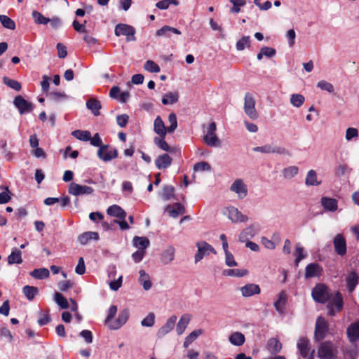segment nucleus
<instances>
[{"mask_svg":"<svg viewBox=\"0 0 359 359\" xmlns=\"http://www.w3.org/2000/svg\"><path fill=\"white\" fill-rule=\"evenodd\" d=\"M317 87L330 93H333L334 90L333 85L331 83L326 81L325 80H321L318 81L317 83Z\"/></svg>","mask_w":359,"mask_h":359,"instance_id":"nucleus-56","label":"nucleus"},{"mask_svg":"<svg viewBox=\"0 0 359 359\" xmlns=\"http://www.w3.org/2000/svg\"><path fill=\"white\" fill-rule=\"evenodd\" d=\"M320 203L321 205L327 211L334 212L337 210L338 203L334 198L325 196L321 198Z\"/></svg>","mask_w":359,"mask_h":359,"instance_id":"nucleus-27","label":"nucleus"},{"mask_svg":"<svg viewBox=\"0 0 359 359\" xmlns=\"http://www.w3.org/2000/svg\"><path fill=\"white\" fill-rule=\"evenodd\" d=\"M129 317V312L128 310L121 311L118 318L111 323H109V328L111 330L119 329L123 326L128 320Z\"/></svg>","mask_w":359,"mask_h":359,"instance_id":"nucleus-19","label":"nucleus"},{"mask_svg":"<svg viewBox=\"0 0 359 359\" xmlns=\"http://www.w3.org/2000/svg\"><path fill=\"white\" fill-rule=\"evenodd\" d=\"M171 33L175 34H181V32L179 29L167 25H165L158 30H157L156 34L158 36H163L165 37H170Z\"/></svg>","mask_w":359,"mask_h":359,"instance_id":"nucleus-35","label":"nucleus"},{"mask_svg":"<svg viewBox=\"0 0 359 359\" xmlns=\"http://www.w3.org/2000/svg\"><path fill=\"white\" fill-rule=\"evenodd\" d=\"M334 249L339 255H344L346 252V244L344 236L341 234H337L334 239Z\"/></svg>","mask_w":359,"mask_h":359,"instance_id":"nucleus-20","label":"nucleus"},{"mask_svg":"<svg viewBox=\"0 0 359 359\" xmlns=\"http://www.w3.org/2000/svg\"><path fill=\"white\" fill-rule=\"evenodd\" d=\"M22 292L29 301H32L38 294V288L34 286L25 285L22 287Z\"/></svg>","mask_w":359,"mask_h":359,"instance_id":"nucleus-41","label":"nucleus"},{"mask_svg":"<svg viewBox=\"0 0 359 359\" xmlns=\"http://www.w3.org/2000/svg\"><path fill=\"white\" fill-rule=\"evenodd\" d=\"M22 262V252L17 248H13L8 257V264H21Z\"/></svg>","mask_w":359,"mask_h":359,"instance_id":"nucleus-37","label":"nucleus"},{"mask_svg":"<svg viewBox=\"0 0 359 359\" xmlns=\"http://www.w3.org/2000/svg\"><path fill=\"white\" fill-rule=\"evenodd\" d=\"M343 306V299L339 293H336L334 297L330 299L327 307L329 309V315L334 316L336 312L341 311Z\"/></svg>","mask_w":359,"mask_h":359,"instance_id":"nucleus-15","label":"nucleus"},{"mask_svg":"<svg viewBox=\"0 0 359 359\" xmlns=\"http://www.w3.org/2000/svg\"><path fill=\"white\" fill-rule=\"evenodd\" d=\"M337 349L330 342L322 343L318 351V357L320 359H336Z\"/></svg>","mask_w":359,"mask_h":359,"instance_id":"nucleus-8","label":"nucleus"},{"mask_svg":"<svg viewBox=\"0 0 359 359\" xmlns=\"http://www.w3.org/2000/svg\"><path fill=\"white\" fill-rule=\"evenodd\" d=\"M297 348L300 356L303 358H308V359H314L313 353L309 355L310 347L309 340L306 338H300L297 342Z\"/></svg>","mask_w":359,"mask_h":359,"instance_id":"nucleus-16","label":"nucleus"},{"mask_svg":"<svg viewBox=\"0 0 359 359\" xmlns=\"http://www.w3.org/2000/svg\"><path fill=\"white\" fill-rule=\"evenodd\" d=\"M72 135L81 141L87 142L90 140V133L88 130H76L73 131Z\"/></svg>","mask_w":359,"mask_h":359,"instance_id":"nucleus-46","label":"nucleus"},{"mask_svg":"<svg viewBox=\"0 0 359 359\" xmlns=\"http://www.w3.org/2000/svg\"><path fill=\"white\" fill-rule=\"evenodd\" d=\"M114 32L117 36H126L128 41L135 40V29L133 26L126 24H118L116 26Z\"/></svg>","mask_w":359,"mask_h":359,"instance_id":"nucleus-10","label":"nucleus"},{"mask_svg":"<svg viewBox=\"0 0 359 359\" xmlns=\"http://www.w3.org/2000/svg\"><path fill=\"white\" fill-rule=\"evenodd\" d=\"M54 301L61 309H66L69 307L67 299L60 292H55Z\"/></svg>","mask_w":359,"mask_h":359,"instance_id":"nucleus-45","label":"nucleus"},{"mask_svg":"<svg viewBox=\"0 0 359 359\" xmlns=\"http://www.w3.org/2000/svg\"><path fill=\"white\" fill-rule=\"evenodd\" d=\"M328 332V324L323 317H318L316 323L315 337L318 340L324 339Z\"/></svg>","mask_w":359,"mask_h":359,"instance_id":"nucleus-14","label":"nucleus"},{"mask_svg":"<svg viewBox=\"0 0 359 359\" xmlns=\"http://www.w3.org/2000/svg\"><path fill=\"white\" fill-rule=\"evenodd\" d=\"M138 282L146 291L149 290L152 287L150 276L143 269L139 271Z\"/></svg>","mask_w":359,"mask_h":359,"instance_id":"nucleus-21","label":"nucleus"},{"mask_svg":"<svg viewBox=\"0 0 359 359\" xmlns=\"http://www.w3.org/2000/svg\"><path fill=\"white\" fill-rule=\"evenodd\" d=\"M13 104L21 115L29 113L34 109V104L21 95H18L14 98Z\"/></svg>","mask_w":359,"mask_h":359,"instance_id":"nucleus-9","label":"nucleus"},{"mask_svg":"<svg viewBox=\"0 0 359 359\" xmlns=\"http://www.w3.org/2000/svg\"><path fill=\"white\" fill-rule=\"evenodd\" d=\"M154 131L161 137H165L168 132V128L165 127L164 122L161 116H158L154 122Z\"/></svg>","mask_w":359,"mask_h":359,"instance_id":"nucleus-23","label":"nucleus"},{"mask_svg":"<svg viewBox=\"0 0 359 359\" xmlns=\"http://www.w3.org/2000/svg\"><path fill=\"white\" fill-rule=\"evenodd\" d=\"M261 231V226L258 222H254L245 228L239 234V241L244 243L253 238Z\"/></svg>","mask_w":359,"mask_h":359,"instance_id":"nucleus-7","label":"nucleus"},{"mask_svg":"<svg viewBox=\"0 0 359 359\" xmlns=\"http://www.w3.org/2000/svg\"><path fill=\"white\" fill-rule=\"evenodd\" d=\"M321 184V181L318 180L317 173L314 170H310L308 171L306 179L305 184L308 187L310 186H318Z\"/></svg>","mask_w":359,"mask_h":359,"instance_id":"nucleus-34","label":"nucleus"},{"mask_svg":"<svg viewBox=\"0 0 359 359\" xmlns=\"http://www.w3.org/2000/svg\"><path fill=\"white\" fill-rule=\"evenodd\" d=\"M224 275L228 276H234V277H243L248 274V271L245 269H226L223 272Z\"/></svg>","mask_w":359,"mask_h":359,"instance_id":"nucleus-52","label":"nucleus"},{"mask_svg":"<svg viewBox=\"0 0 359 359\" xmlns=\"http://www.w3.org/2000/svg\"><path fill=\"white\" fill-rule=\"evenodd\" d=\"M322 268L318 264L311 263L306 266L305 270V277L310 278L320 276Z\"/></svg>","mask_w":359,"mask_h":359,"instance_id":"nucleus-24","label":"nucleus"},{"mask_svg":"<svg viewBox=\"0 0 359 359\" xmlns=\"http://www.w3.org/2000/svg\"><path fill=\"white\" fill-rule=\"evenodd\" d=\"M179 99L177 92H168L165 93L162 98V103L165 105L176 103Z\"/></svg>","mask_w":359,"mask_h":359,"instance_id":"nucleus-38","label":"nucleus"},{"mask_svg":"<svg viewBox=\"0 0 359 359\" xmlns=\"http://www.w3.org/2000/svg\"><path fill=\"white\" fill-rule=\"evenodd\" d=\"M346 333L350 341H358L359 339V320L351 324L347 327Z\"/></svg>","mask_w":359,"mask_h":359,"instance_id":"nucleus-22","label":"nucleus"},{"mask_svg":"<svg viewBox=\"0 0 359 359\" xmlns=\"http://www.w3.org/2000/svg\"><path fill=\"white\" fill-rule=\"evenodd\" d=\"M172 158L166 154L158 156L155 160V165L158 169H166L172 163Z\"/></svg>","mask_w":359,"mask_h":359,"instance_id":"nucleus-25","label":"nucleus"},{"mask_svg":"<svg viewBox=\"0 0 359 359\" xmlns=\"http://www.w3.org/2000/svg\"><path fill=\"white\" fill-rule=\"evenodd\" d=\"M146 71L151 73H158L160 72L159 66L153 60H147L144 65Z\"/></svg>","mask_w":359,"mask_h":359,"instance_id":"nucleus-55","label":"nucleus"},{"mask_svg":"<svg viewBox=\"0 0 359 359\" xmlns=\"http://www.w3.org/2000/svg\"><path fill=\"white\" fill-rule=\"evenodd\" d=\"M255 99L252 94L247 93L244 97V111L251 119L255 120L258 118V113L255 109Z\"/></svg>","mask_w":359,"mask_h":359,"instance_id":"nucleus-4","label":"nucleus"},{"mask_svg":"<svg viewBox=\"0 0 359 359\" xmlns=\"http://www.w3.org/2000/svg\"><path fill=\"white\" fill-rule=\"evenodd\" d=\"M177 316H172L170 317L164 325H163L157 332V336L158 337H163L168 333H169L175 327V325L176 324L177 321Z\"/></svg>","mask_w":359,"mask_h":359,"instance_id":"nucleus-18","label":"nucleus"},{"mask_svg":"<svg viewBox=\"0 0 359 359\" xmlns=\"http://www.w3.org/2000/svg\"><path fill=\"white\" fill-rule=\"evenodd\" d=\"M34 21L38 25H47L49 22V18L43 16L40 12L34 11L32 13Z\"/></svg>","mask_w":359,"mask_h":359,"instance_id":"nucleus-48","label":"nucleus"},{"mask_svg":"<svg viewBox=\"0 0 359 359\" xmlns=\"http://www.w3.org/2000/svg\"><path fill=\"white\" fill-rule=\"evenodd\" d=\"M197 252L194 256L195 263L201 261L205 257L209 256L210 254L216 255L217 252L215 248L205 241H199L196 244Z\"/></svg>","mask_w":359,"mask_h":359,"instance_id":"nucleus-2","label":"nucleus"},{"mask_svg":"<svg viewBox=\"0 0 359 359\" xmlns=\"http://www.w3.org/2000/svg\"><path fill=\"white\" fill-rule=\"evenodd\" d=\"M229 342L236 346H242L245 341V337L240 332H233L229 336Z\"/></svg>","mask_w":359,"mask_h":359,"instance_id":"nucleus-33","label":"nucleus"},{"mask_svg":"<svg viewBox=\"0 0 359 359\" xmlns=\"http://www.w3.org/2000/svg\"><path fill=\"white\" fill-rule=\"evenodd\" d=\"M69 193L73 196H78L82 195H90L94 189L86 185H81L75 182H72L69 186Z\"/></svg>","mask_w":359,"mask_h":359,"instance_id":"nucleus-12","label":"nucleus"},{"mask_svg":"<svg viewBox=\"0 0 359 359\" xmlns=\"http://www.w3.org/2000/svg\"><path fill=\"white\" fill-rule=\"evenodd\" d=\"M117 312V307L115 305H112L109 307L108 310V313L107 316V318L105 319V323L108 325L109 327V323L113 322L112 318L115 316L116 313Z\"/></svg>","mask_w":359,"mask_h":359,"instance_id":"nucleus-62","label":"nucleus"},{"mask_svg":"<svg viewBox=\"0 0 359 359\" xmlns=\"http://www.w3.org/2000/svg\"><path fill=\"white\" fill-rule=\"evenodd\" d=\"M170 4L177 6L179 2L177 0H162L156 3V6L161 10L167 9Z\"/></svg>","mask_w":359,"mask_h":359,"instance_id":"nucleus-58","label":"nucleus"},{"mask_svg":"<svg viewBox=\"0 0 359 359\" xmlns=\"http://www.w3.org/2000/svg\"><path fill=\"white\" fill-rule=\"evenodd\" d=\"M86 107L95 116H98L100 114L101 104L96 99L92 98L88 100L86 102Z\"/></svg>","mask_w":359,"mask_h":359,"instance_id":"nucleus-40","label":"nucleus"},{"mask_svg":"<svg viewBox=\"0 0 359 359\" xmlns=\"http://www.w3.org/2000/svg\"><path fill=\"white\" fill-rule=\"evenodd\" d=\"M210 165L205 161L197 163L194 165V170L196 172H203L210 170Z\"/></svg>","mask_w":359,"mask_h":359,"instance_id":"nucleus-61","label":"nucleus"},{"mask_svg":"<svg viewBox=\"0 0 359 359\" xmlns=\"http://www.w3.org/2000/svg\"><path fill=\"white\" fill-rule=\"evenodd\" d=\"M175 250L172 246H168L161 255V262L170 264L175 258Z\"/></svg>","mask_w":359,"mask_h":359,"instance_id":"nucleus-31","label":"nucleus"},{"mask_svg":"<svg viewBox=\"0 0 359 359\" xmlns=\"http://www.w3.org/2000/svg\"><path fill=\"white\" fill-rule=\"evenodd\" d=\"M252 150L254 151L263 154H277L280 155L288 154V151L285 148L271 144H265L263 146L254 147Z\"/></svg>","mask_w":359,"mask_h":359,"instance_id":"nucleus-11","label":"nucleus"},{"mask_svg":"<svg viewBox=\"0 0 359 359\" xmlns=\"http://www.w3.org/2000/svg\"><path fill=\"white\" fill-rule=\"evenodd\" d=\"M155 321V315L149 313L141 322L143 327H152Z\"/></svg>","mask_w":359,"mask_h":359,"instance_id":"nucleus-60","label":"nucleus"},{"mask_svg":"<svg viewBox=\"0 0 359 359\" xmlns=\"http://www.w3.org/2000/svg\"><path fill=\"white\" fill-rule=\"evenodd\" d=\"M202 331L201 330H196L191 332L186 338L184 341V346L185 348L189 347L201 334Z\"/></svg>","mask_w":359,"mask_h":359,"instance_id":"nucleus-47","label":"nucleus"},{"mask_svg":"<svg viewBox=\"0 0 359 359\" xmlns=\"http://www.w3.org/2000/svg\"><path fill=\"white\" fill-rule=\"evenodd\" d=\"M3 82L5 85L8 86L9 88L16 90L20 91L22 88L21 84L18 81L10 79L7 76H4L3 78Z\"/></svg>","mask_w":359,"mask_h":359,"instance_id":"nucleus-49","label":"nucleus"},{"mask_svg":"<svg viewBox=\"0 0 359 359\" xmlns=\"http://www.w3.org/2000/svg\"><path fill=\"white\" fill-rule=\"evenodd\" d=\"M311 295L319 303H325L330 298V291L323 284L316 285L312 290Z\"/></svg>","mask_w":359,"mask_h":359,"instance_id":"nucleus-6","label":"nucleus"},{"mask_svg":"<svg viewBox=\"0 0 359 359\" xmlns=\"http://www.w3.org/2000/svg\"><path fill=\"white\" fill-rule=\"evenodd\" d=\"M241 294L244 297H250L255 294L260 293L261 290L258 285L255 283H248L240 287Z\"/></svg>","mask_w":359,"mask_h":359,"instance_id":"nucleus-17","label":"nucleus"},{"mask_svg":"<svg viewBox=\"0 0 359 359\" xmlns=\"http://www.w3.org/2000/svg\"><path fill=\"white\" fill-rule=\"evenodd\" d=\"M30 275L36 279L42 280L48 278L50 272L46 268H40L33 270Z\"/></svg>","mask_w":359,"mask_h":359,"instance_id":"nucleus-42","label":"nucleus"},{"mask_svg":"<svg viewBox=\"0 0 359 359\" xmlns=\"http://www.w3.org/2000/svg\"><path fill=\"white\" fill-rule=\"evenodd\" d=\"M168 121L170 123V126L168 127V132L169 133H172L177 127V120L176 114L174 113L170 114L168 116Z\"/></svg>","mask_w":359,"mask_h":359,"instance_id":"nucleus-57","label":"nucleus"},{"mask_svg":"<svg viewBox=\"0 0 359 359\" xmlns=\"http://www.w3.org/2000/svg\"><path fill=\"white\" fill-rule=\"evenodd\" d=\"M359 277L355 272H351L346 278L347 287L350 292H353L358 283Z\"/></svg>","mask_w":359,"mask_h":359,"instance_id":"nucleus-39","label":"nucleus"},{"mask_svg":"<svg viewBox=\"0 0 359 359\" xmlns=\"http://www.w3.org/2000/svg\"><path fill=\"white\" fill-rule=\"evenodd\" d=\"M165 210L168 213V215L170 217L176 218L179 215L184 213V208L181 203H177L173 205H169L166 206Z\"/></svg>","mask_w":359,"mask_h":359,"instance_id":"nucleus-26","label":"nucleus"},{"mask_svg":"<svg viewBox=\"0 0 359 359\" xmlns=\"http://www.w3.org/2000/svg\"><path fill=\"white\" fill-rule=\"evenodd\" d=\"M165 137H156L154 140V142L155 144L159 147L161 149L165 151H170V147L168 145V144L165 140Z\"/></svg>","mask_w":359,"mask_h":359,"instance_id":"nucleus-51","label":"nucleus"},{"mask_svg":"<svg viewBox=\"0 0 359 359\" xmlns=\"http://www.w3.org/2000/svg\"><path fill=\"white\" fill-rule=\"evenodd\" d=\"M287 297L286 293L284 291H282L278 294L277 300L275 301V302L273 304L276 310L280 315L284 313V309H285V305L287 302Z\"/></svg>","mask_w":359,"mask_h":359,"instance_id":"nucleus-28","label":"nucleus"},{"mask_svg":"<svg viewBox=\"0 0 359 359\" xmlns=\"http://www.w3.org/2000/svg\"><path fill=\"white\" fill-rule=\"evenodd\" d=\"M133 242L135 248L144 251L149 247L150 243L149 240L147 237L139 236H135Z\"/></svg>","mask_w":359,"mask_h":359,"instance_id":"nucleus-36","label":"nucleus"},{"mask_svg":"<svg viewBox=\"0 0 359 359\" xmlns=\"http://www.w3.org/2000/svg\"><path fill=\"white\" fill-rule=\"evenodd\" d=\"M117 151L108 145H103L97 151L98 157L104 162L110 161L117 157Z\"/></svg>","mask_w":359,"mask_h":359,"instance_id":"nucleus-13","label":"nucleus"},{"mask_svg":"<svg viewBox=\"0 0 359 359\" xmlns=\"http://www.w3.org/2000/svg\"><path fill=\"white\" fill-rule=\"evenodd\" d=\"M107 213L112 217H117L120 219H123L126 217V212L118 205H112L107 210Z\"/></svg>","mask_w":359,"mask_h":359,"instance_id":"nucleus-29","label":"nucleus"},{"mask_svg":"<svg viewBox=\"0 0 359 359\" xmlns=\"http://www.w3.org/2000/svg\"><path fill=\"white\" fill-rule=\"evenodd\" d=\"M190 320L191 316L189 314L185 313L182 316L177 324L176 332L177 334L181 335L184 333Z\"/></svg>","mask_w":359,"mask_h":359,"instance_id":"nucleus-30","label":"nucleus"},{"mask_svg":"<svg viewBox=\"0 0 359 359\" xmlns=\"http://www.w3.org/2000/svg\"><path fill=\"white\" fill-rule=\"evenodd\" d=\"M290 102L293 107L299 108L304 103L305 97L301 94H292L290 96Z\"/></svg>","mask_w":359,"mask_h":359,"instance_id":"nucleus-43","label":"nucleus"},{"mask_svg":"<svg viewBox=\"0 0 359 359\" xmlns=\"http://www.w3.org/2000/svg\"><path fill=\"white\" fill-rule=\"evenodd\" d=\"M74 282H72L70 280H64V281H60L57 283V287L60 289V290L65 292L67 290L72 288L74 286Z\"/></svg>","mask_w":359,"mask_h":359,"instance_id":"nucleus-63","label":"nucleus"},{"mask_svg":"<svg viewBox=\"0 0 359 359\" xmlns=\"http://www.w3.org/2000/svg\"><path fill=\"white\" fill-rule=\"evenodd\" d=\"M294 255L296 257L295 263L297 266L298 265L299 262L306 256V253L304 252V249L300 243H297L295 246Z\"/></svg>","mask_w":359,"mask_h":359,"instance_id":"nucleus-54","label":"nucleus"},{"mask_svg":"<svg viewBox=\"0 0 359 359\" xmlns=\"http://www.w3.org/2000/svg\"><path fill=\"white\" fill-rule=\"evenodd\" d=\"M0 22L5 28L11 30H13L15 28V22L6 15H0Z\"/></svg>","mask_w":359,"mask_h":359,"instance_id":"nucleus-53","label":"nucleus"},{"mask_svg":"<svg viewBox=\"0 0 359 359\" xmlns=\"http://www.w3.org/2000/svg\"><path fill=\"white\" fill-rule=\"evenodd\" d=\"M250 36H243L236 44L238 50H243L250 46Z\"/></svg>","mask_w":359,"mask_h":359,"instance_id":"nucleus-59","label":"nucleus"},{"mask_svg":"<svg viewBox=\"0 0 359 359\" xmlns=\"http://www.w3.org/2000/svg\"><path fill=\"white\" fill-rule=\"evenodd\" d=\"M267 346L270 352L276 353L281 350L282 344L277 339L271 338L269 340Z\"/></svg>","mask_w":359,"mask_h":359,"instance_id":"nucleus-44","label":"nucleus"},{"mask_svg":"<svg viewBox=\"0 0 359 359\" xmlns=\"http://www.w3.org/2000/svg\"><path fill=\"white\" fill-rule=\"evenodd\" d=\"M99 234L94 231H86L81 234L78 240L81 245H86L90 241H97Z\"/></svg>","mask_w":359,"mask_h":359,"instance_id":"nucleus-32","label":"nucleus"},{"mask_svg":"<svg viewBox=\"0 0 359 359\" xmlns=\"http://www.w3.org/2000/svg\"><path fill=\"white\" fill-rule=\"evenodd\" d=\"M217 127L215 122L210 123L205 135L203 136L204 142L209 147L220 146V140L216 135Z\"/></svg>","mask_w":359,"mask_h":359,"instance_id":"nucleus-5","label":"nucleus"},{"mask_svg":"<svg viewBox=\"0 0 359 359\" xmlns=\"http://www.w3.org/2000/svg\"><path fill=\"white\" fill-rule=\"evenodd\" d=\"M229 191L233 193L239 200L244 199L248 194V185L241 178H237L231 183Z\"/></svg>","mask_w":359,"mask_h":359,"instance_id":"nucleus-1","label":"nucleus"},{"mask_svg":"<svg viewBox=\"0 0 359 359\" xmlns=\"http://www.w3.org/2000/svg\"><path fill=\"white\" fill-rule=\"evenodd\" d=\"M174 196V188L172 186H166L164 187L162 193V197L165 200H169Z\"/></svg>","mask_w":359,"mask_h":359,"instance_id":"nucleus-64","label":"nucleus"},{"mask_svg":"<svg viewBox=\"0 0 359 359\" xmlns=\"http://www.w3.org/2000/svg\"><path fill=\"white\" fill-rule=\"evenodd\" d=\"M223 214L233 223H243L248 221L247 215L243 214L237 208L234 206L226 207L223 210Z\"/></svg>","mask_w":359,"mask_h":359,"instance_id":"nucleus-3","label":"nucleus"},{"mask_svg":"<svg viewBox=\"0 0 359 359\" xmlns=\"http://www.w3.org/2000/svg\"><path fill=\"white\" fill-rule=\"evenodd\" d=\"M299 172L298 167L295 165L289 166L283 170V175L286 179H291L297 175Z\"/></svg>","mask_w":359,"mask_h":359,"instance_id":"nucleus-50","label":"nucleus"}]
</instances>
